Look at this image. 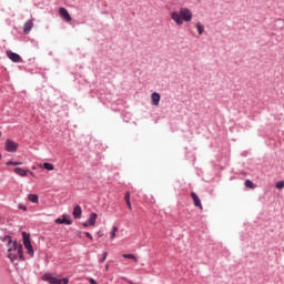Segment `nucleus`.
Returning a JSON list of instances; mask_svg holds the SVG:
<instances>
[{"instance_id": "obj_3", "label": "nucleus", "mask_w": 284, "mask_h": 284, "mask_svg": "<svg viewBox=\"0 0 284 284\" xmlns=\"http://www.w3.org/2000/svg\"><path fill=\"white\" fill-rule=\"evenodd\" d=\"M42 281L49 284H68L70 283V280L68 277L64 278H58L52 275V273H45L42 275Z\"/></svg>"}, {"instance_id": "obj_20", "label": "nucleus", "mask_w": 284, "mask_h": 284, "mask_svg": "<svg viewBox=\"0 0 284 284\" xmlns=\"http://www.w3.org/2000/svg\"><path fill=\"white\" fill-rule=\"evenodd\" d=\"M116 232H119V227L113 226L112 232H111V239H116Z\"/></svg>"}, {"instance_id": "obj_6", "label": "nucleus", "mask_w": 284, "mask_h": 284, "mask_svg": "<svg viewBox=\"0 0 284 284\" xmlns=\"http://www.w3.org/2000/svg\"><path fill=\"white\" fill-rule=\"evenodd\" d=\"M4 148L7 152H17V150H19V144L10 139H7Z\"/></svg>"}, {"instance_id": "obj_1", "label": "nucleus", "mask_w": 284, "mask_h": 284, "mask_svg": "<svg viewBox=\"0 0 284 284\" xmlns=\"http://www.w3.org/2000/svg\"><path fill=\"white\" fill-rule=\"evenodd\" d=\"M4 241H7L8 243V258H10V261L14 262L17 261V258H19L20 261H24L23 258V246L19 243H17V241L12 242V237L7 236L4 237Z\"/></svg>"}, {"instance_id": "obj_21", "label": "nucleus", "mask_w": 284, "mask_h": 284, "mask_svg": "<svg viewBox=\"0 0 284 284\" xmlns=\"http://www.w3.org/2000/svg\"><path fill=\"white\" fill-rule=\"evenodd\" d=\"M275 187H276L277 190H283V187H284V182H283V181L277 182L276 185H275Z\"/></svg>"}, {"instance_id": "obj_17", "label": "nucleus", "mask_w": 284, "mask_h": 284, "mask_svg": "<svg viewBox=\"0 0 284 284\" xmlns=\"http://www.w3.org/2000/svg\"><path fill=\"white\" fill-rule=\"evenodd\" d=\"M123 258H131L134 263H139V258L134 254H123Z\"/></svg>"}, {"instance_id": "obj_28", "label": "nucleus", "mask_w": 284, "mask_h": 284, "mask_svg": "<svg viewBox=\"0 0 284 284\" xmlns=\"http://www.w3.org/2000/svg\"><path fill=\"white\" fill-rule=\"evenodd\" d=\"M13 165H23L22 162H13Z\"/></svg>"}, {"instance_id": "obj_24", "label": "nucleus", "mask_w": 284, "mask_h": 284, "mask_svg": "<svg viewBox=\"0 0 284 284\" xmlns=\"http://www.w3.org/2000/svg\"><path fill=\"white\" fill-rule=\"evenodd\" d=\"M108 258V252H104L102 255V258L100 260V263H103Z\"/></svg>"}, {"instance_id": "obj_15", "label": "nucleus", "mask_w": 284, "mask_h": 284, "mask_svg": "<svg viewBox=\"0 0 284 284\" xmlns=\"http://www.w3.org/2000/svg\"><path fill=\"white\" fill-rule=\"evenodd\" d=\"M28 200H29L31 203H39V195H37V194H29V195H28Z\"/></svg>"}, {"instance_id": "obj_14", "label": "nucleus", "mask_w": 284, "mask_h": 284, "mask_svg": "<svg viewBox=\"0 0 284 284\" xmlns=\"http://www.w3.org/2000/svg\"><path fill=\"white\" fill-rule=\"evenodd\" d=\"M14 172L19 175V176H28V171L21 169V168H16Z\"/></svg>"}, {"instance_id": "obj_25", "label": "nucleus", "mask_w": 284, "mask_h": 284, "mask_svg": "<svg viewBox=\"0 0 284 284\" xmlns=\"http://www.w3.org/2000/svg\"><path fill=\"white\" fill-rule=\"evenodd\" d=\"M84 234L90 241H93L92 234H90L89 232H85Z\"/></svg>"}, {"instance_id": "obj_22", "label": "nucleus", "mask_w": 284, "mask_h": 284, "mask_svg": "<svg viewBox=\"0 0 284 284\" xmlns=\"http://www.w3.org/2000/svg\"><path fill=\"white\" fill-rule=\"evenodd\" d=\"M124 201H125V203H130V192H126L124 194Z\"/></svg>"}, {"instance_id": "obj_32", "label": "nucleus", "mask_w": 284, "mask_h": 284, "mask_svg": "<svg viewBox=\"0 0 284 284\" xmlns=\"http://www.w3.org/2000/svg\"><path fill=\"white\" fill-rule=\"evenodd\" d=\"M0 160H1V154H0Z\"/></svg>"}, {"instance_id": "obj_23", "label": "nucleus", "mask_w": 284, "mask_h": 284, "mask_svg": "<svg viewBox=\"0 0 284 284\" xmlns=\"http://www.w3.org/2000/svg\"><path fill=\"white\" fill-rule=\"evenodd\" d=\"M18 207H19V210H22L23 212H28V206H26L23 204H19Z\"/></svg>"}, {"instance_id": "obj_11", "label": "nucleus", "mask_w": 284, "mask_h": 284, "mask_svg": "<svg viewBox=\"0 0 284 284\" xmlns=\"http://www.w3.org/2000/svg\"><path fill=\"white\" fill-rule=\"evenodd\" d=\"M32 28H34V22L32 20L27 21L23 27L24 34H28Z\"/></svg>"}, {"instance_id": "obj_13", "label": "nucleus", "mask_w": 284, "mask_h": 284, "mask_svg": "<svg viewBox=\"0 0 284 284\" xmlns=\"http://www.w3.org/2000/svg\"><path fill=\"white\" fill-rule=\"evenodd\" d=\"M97 219H99V215L97 213H92L87 221L90 223V225H95Z\"/></svg>"}, {"instance_id": "obj_19", "label": "nucleus", "mask_w": 284, "mask_h": 284, "mask_svg": "<svg viewBox=\"0 0 284 284\" xmlns=\"http://www.w3.org/2000/svg\"><path fill=\"white\" fill-rule=\"evenodd\" d=\"M245 187H250L251 190H254V182L251 180L245 181Z\"/></svg>"}, {"instance_id": "obj_7", "label": "nucleus", "mask_w": 284, "mask_h": 284, "mask_svg": "<svg viewBox=\"0 0 284 284\" xmlns=\"http://www.w3.org/2000/svg\"><path fill=\"white\" fill-rule=\"evenodd\" d=\"M59 14H60L61 19H64L68 23H70V21H72V17L70 16V12H68V9L61 7L59 9Z\"/></svg>"}, {"instance_id": "obj_29", "label": "nucleus", "mask_w": 284, "mask_h": 284, "mask_svg": "<svg viewBox=\"0 0 284 284\" xmlns=\"http://www.w3.org/2000/svg\"><path fill=\"white\" fill-rule=\"evenodd\" d=\"M7 165H14V162L8 161V162H7Z\"/></svg>"}, {"instance_id": "obj_31", "label": "nucleus", "mask_w": 284, "mask_h": 284, "mask_svg": "<svg viewBox=\"0 0 284 284\" xmlns=\"http://www.w3.org/2000/svg\"><path fill=\"white\" fill-rule=\"evenodd\" d=\"M0 138H1V131H0Z\"/></svg>"}, {"instance_id": "obj_8", "label": "nucleus", "mask_w": 284, "mask_h": 284, "mask_svg": "<svg viewBox=\"0 0 284 284\" xmlns=\"http://www.w3.org/2000/svg\"><path fill=\"white\" fill-rule=\"evenodd\" d=\"M151 103L152 105L159 106V103H161V94L153 92L151 94Z\"/></svg>"}, {"instance_id": "obj_26", "label": "nucleus", "mask_w": 284, "mask_h": 284, "mask_svg": "<svg viewBox=\"0 0 284 284\" xmlns=\"http://www.w3.org/2000/svg\"><path fill=\"white\" fill-rule=\"evenodd\" d=\"M82 225H83V227H90V225H92V224H90V222L87 220Z\"/></svg>"}, {"instance_id": "obj_12", "label": "nucleus", "mask_w": 284, "mask_h": 284, "mask_svg": "<svg viewBox=\"0 0 284 284\" xmlns=\"http://www.w3.org/2000/svg\"><path fill=\"white\" fill-rule=\"evenodd\" d=\"M81 214H82L81 206L80 205L74 206L73 209L74 219H81Z\"/></svg>"}, {"instance_id": "obj_4", "label": "nucleus", "mask_w": 284, "mask_h": 284, "mask_svg": "<svg viewBox=\"0 0 284 284\" xmlns=\"http://www.w3.org/2000/svg\"><path fill=\"white\" fill-rule=\"evenodd\" d=\"M22 237H23V245L27 250V253L30 256H34V250L32 248V243L30 242V234L22 232Z\"/></svg>"}, {"instance_id": "obj_5", "label": "nucleus", "mask_w": 284, "mask_h": 284, "mask_svg": "<svg viewBox=\"0 0 284 284\" xmlns=\"http://www.w3.org/2000/svg\"><path fill=\"white\" fill-rule=\"evenodd\" d=\"M6 54L8 59H10V61H12L13 63H23V58H21L19 53L12 52L11 50H7Z\"/></svg>"}, {"instance_id": "obj_2", "label": "nucleus", "mask_w": 284, "mask_h": 284, "mask_svg": "<svg viewBox=\"0 0 284 284\" xmlns=\"http://www.w3.org/2000/svg\"><path fill=\"white\" fill-rule=\"evenodd\" d=\"M171 19L176 26L190 23V21H192V10H190L187 7H182L179 11L171 12Z\"/></svg>"}, {"instance_id": "obj_18", "label": "nucleus", "mask_w": 284, "mask_h": 284, "mask_svg": "<svg viewBox=\"0 0 284 284\" xmlns=\"http://www.w3.org/2000/svg\"><path fill=\"white\" fill-rule=\"evenodd\" d=\"M43 168H44V170L52 171V170H54V164L44 162Z\"/></svg>"}, {"instance_id": "obj_27", "label": "nucleus", "mask_w": 284, "mask_h": 284, "mask_svg": "<svg viewBox=\"0 0 284 284\" xmlns=\"http://www.w3.org/2000/svg\"><path fill=\"white\" fill-rule=\"evenodd\" d=\"M128 209L132 210V203L131 202H126Z\"/></svg>"}, {"instance_id": "obj_10", "label": "nucleus", "mask_w": 284, "mask_h": 284, "mask_svg": "<svg viewBox=\"0 0 284 284\" xmlns=\"http://www.w3.org/2000/svg\"><path fill=\"white\" fill-rule=\"evenodd\" d=\"M55 223H57L58 225H63V223H64L65 225H72V220H68L65 215H62V219H61V217H58V219L55 220Z\"/></svg>"}, {"instance_id": "obj_9", "label": "nucleus", "mask_w": 284, "mask_h": 284, "mask_svg": "<svg viewBox=\"0 0 284 284\" xmlns=\"http://www.w3.org/2000/svg\"><path fill=\"white\" fill-rule=\"evenodd\" d=\"M191 199H193V203L195 207H200L201 210H203V204H201V199H199V195L195 192L191 193Z\"/></svg>"}, {"instance_id": "obj_16", "label": "nucleus", "mask_w": 284, "mask_h": 284, "mask_svg": "<svg viewBox=\"0 0 284 284\" xmlns=\"http://www.w3.org/2000/svg\"><path fill=\"white\" fill-rule=\"evenodd\" d=\"M196 30H197L199 34L201 36L205 32V27L201 22H197Z\"/></svg>"}, {"instance_id": "obj_30", "label": "nucleus", "mask_w": 284, "mask_h": 284, "mask_svg": "<svg viewBox=\"0 0 284 284\" xmlns=\"http://www.w3.org/2000/svg\"><path fill=\"white\" fill-rule=\"evenodd\" d=\"M105 270H106V271L110 270V265L106 264V265H105Z\"/></svg>"}]
</instances>
